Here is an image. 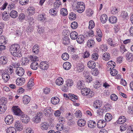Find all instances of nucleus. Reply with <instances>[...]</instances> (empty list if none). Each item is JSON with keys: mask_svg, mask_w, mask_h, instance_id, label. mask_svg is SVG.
I'll list each match as a JSON object with an SVG mask.
<instances>
[{"mask_svg": "<svg viewBox=\"0 0 133 133\" xmlns=\"http://www.w3.org/2000/svg\"><path fill=\"white\" fill-rule=\"evenodd\" d=\"M10 51L11 54L14 56L20 57L22 56L21 54V50L19 45L15 44L10 46Z\"/></svg>", "mask_w": 133, "mask_h": 133, "instance_id": "f257e3e1", "label": "nucleus"}, {"mask_svg": "<svg viewBox=\"0 0 133 133\" xmlns=\"http://www.w3.org/2000/svg\"><path fill=\"white\" fill-rule=\"evenodd\" d=\"M81 93L83 96L88 95V97L90 98L92 97L94 95V93L91 91L90 88H83L81 89Z\"/></svg>", "mask_w": 133, "mask_h": 133, "instance_id": "f03ea898", "label": "nucleus"}, {"mask_svg": "<svg viewBox=\"0 0 133 133\" xmlns=\"http://www.w3.org/2000/svg\"><path fill=\"white\" fill-rule=\"evenodd\" d=\"M11 109L14 114L16 115L21 116L24 113L18 106L15 105L12 107Z\"/></svg>", "mask_w": 133, "mask_h": 133, "instance_id": "7ed1b4c3", "label": "nucleus"}, {"mask_svg": "<svg viewBox=\"0 0 133 133\" xmlns=\"http://www.w3.org/2000/svg\"><path fill=\"white\" fill-rule=\"evenodd\" d=\"M75 7L78 9L77 11L79 13L82 12L85 9V5L84 3L82 2H78L75 4Z\"/></svg>", "mask_w": 133, "mask_h": 133, "instance_id": "20e7f679", "label": "nucleus"}, {"mask_svg": "<svg viewBox=\"0 0 133 133\" xmlns=\"http://www.w3.org/2000/svg\"><path fill=\"white\" fill-rule=\"evenodd\" d=\"M4 120L6 124L9 125L11 124L13 122L14 119L12 115H8L6 116Z\"/></svg>", "mask_w": 133, "mask_h": 133, "instance_id": "39448f33", "label": "nucleus"}, {"mask_svg": "<svg viewBox=\"0 0 133 133\" xmlns=\"http://www.w3.org/2000/svg\"><path fill=\"white\" fill-rule=\"evenodd\" d=\"M53 110L50 107H47L44 108L43 112L46 116L49 117L53 113Z\"/></svg>", "mask_w": 133, "mask_h": 133, "instance_id": "423d86ee", "label": "nucleus"}, {"mask_svg": "<svg viewBox=\"0 0 133 133\" xmlns=\"http://www.w3.org/2000/svg\"><path fill=\"white\" fill-rule=\"evenodd\" d=\"M23 115H21L20 117L21 119L22 122L24 123H28L30 121V118L27 115L24 114V113L23 114Z\"/></svg>", "mask_w": 133, "mask_h": 133, "instance_id": "0eeeda50", "label": "nucleus"}, {"mask_svg": "<svg viewBox=\"0 0 133 133\" xmlns=\"http://www.w3.org/2000/svg\"><path fill=\"white\" fill-rule=\"evenodd\" d=\"M46 61L41 62L39 66V68L43 70L47 69L49 68V66L46 63Z\"/></svg>", "mask_w": 133, "mask_h": 133, "instance_id": "6e6552de", "label": "nucleus"}, {"mask_svg": "<svg viewBox=\"0 0 133 133\" xmlns=\"http://www.w3.org/2000/svg\"><path fill=\"white\" fill-rule=\"evenodd\" d=\"M16 74L19 76H22L25 73L24 69L22 67L17 68L16 70Z\"/></svg>", "mask_w": 133, "mask_h": 133, "instance_id": "1a4fd4ad", "label": "nucleus"}, {"mask_svg": "<svg viewBox=\"0 0 133 133\" xmlns=\"http://www.w3.org/2000/svg\"><path fill=\"white\" fill-rule=\"evenodd\" d=\"M102 103L101 101L98 99H96L94 101L93 104V106L96 108H99L102 106Z\"/></svg>", "mask_w": 133, "mask_h": 133, "instance_id": "9d476101", "label": "nucleus"}, {"mask_svg": "<svg viewBox=\"0 0 133 133\" xmlns=\"http://www.w3.org/2000/svg\"><path fill=\"white\" fill-rule=\"evenodd\" d=\"M31 98L28 95H24L22 98V101L24 104H28L30 102Z\"/></svg>", "mask_w": 133, "mask_h": 133, "instance_id": "9b49d317", "label": "nucleus"}, {"mask_svg": "<svg viewBox=\"0 0 133 133\" xmlns=\"http://www.w3.org/2000/svg\"><path fill=\"white\" fill-rule=\"evenodd\" d=\"M106 123L104 120H100L97 123V127L99 128H103L105 126Z\"/></svg>", "mask_w": 133, "mask_h": 133, "instance_id": "f8f14e48", "label": "nucleus"}, {"mask_svg": "<svg viewBox=\"0 0 133 133\" xmlns=\"http://www.w3.org/2000/svg\"><path fill=\"white\" fill-rule=\"evenodd\" d=\"M126 120V118L124 116L119 117L118 119L116 121L117 123L119 124H122L125 123Z\"/></svg>", "mask_w": 133, "mask_h": 133, "instance_id": "ddd939ff", "label": "nucleus"}, {"mask_svg": "<svg viewBox=\"0 0 133 133\" xmlns=\"http://www.w3.org/2000/svg\"><path fill=\"white\" fill-rule=\"evenodd\" d=\"M76 39L77 42L81 44L83 43L85 38L83 35H80L78 36Z\"/></svg>", "mask_w": 133, "mask_h": 133, "instance_id": "4468645a", "label": "nucleus"}, {"mask_svg": "<svg viewBox=\"0 0 133 133\" xmlns=\"http://www.w3.org/2000/svg\"><path fill=\"white\" fill-rule=\"evenodd\" d=\"M7 106L5 104H0V114L4 113L6 110Z\"/></svg>", "mask_w": 133, "mask_h": 133, "instance_id": "2eb2a0df", "label": "nucleus"}, {"mask_svg": "<svg viewBox=\"0 0 133 133\" xmlns=\"http://www.w3.org/2000/svg\"><path fill=\"white\" fill-rule=\"evenodd\" d=\"M95 62L94 61H90L88 62L87 65L88 67L90 69H94L96 66Z\"/></svg>", "mask_w": 133, "mask_h": 133, "instance_id": "dca6fc26", "label": "nucleus"}, {"mask_svg": "<svg viewBox=\"0 0 133 133\" xmlns=\"http://www.w3.org/2000/svg\"><path fill=\"white\" fill-rule=\"evenodd\" d=\"M49 127L48 123L46 122H44L42 123L41 124L40 128L43 130H47Z\"/></svg>", "mask_w": 133, "mask_h": 133, "instance_id": "f3484780", "label": "nucleus"}, {"mask_svg": "<svg viewBox=\"0 0 133 133\" xmlns=\"http://www.w3.org/2000/svg\"><path fill=\"white\" fill-rule=\"evenodd\" d=\"M8 58L5 56H2L0 57V62L2 64L4 65L7 64L8 62Z\"/></svg>", "mask_w": 133, "mask_h": 133, "instance_id": "a211bd4d", "label": "nucleus"}, {"mask_svg": "<svg viewBox=\"0 0 133 133\" xmlns=\"http://www.w3.org/2000/svg\"><path fill=\"white\" fill-rule=\"evenodd\" d=\"M39 66L38 64L36 62H33L31 64L30 67L33 70H35L37 69Z\"/></svg>", "mask_w": 133, "mask_h": 133, "instance_id": "6ab92c4d", "label": "nucleus"}, {"mask_svg": "<svg viewBox=\"0 0 133 133\" xmlns=\"http://www.w3.org/2000/svg\"><path fill=\"white\" fill-rule=\"evenodd\" d=\"M11 18H17L18 16L17 11L15 10H12L9 14Z\"/></svg>", "mask_w": 133, "mask_h": 133, "instance_id": "aec40b11", "label": "nucleus"}, {"mask_svg": "<svg viewBox=\"0 0 133 133\" xmlns=\"http://www.w3.org/2000/svg\"><path fill=\"white\" fill-rule=\"evenodd\" d=\"M10 16V15H9L8 14L6 11H4L2 14V18L5 21H8L9 19Z\"/></svg>", "mask_w": 133, "mask_h": 133, "instance_id": "412c9836", "label": "nucleus"}, {"mask_svg": "<svg viewBox=\"0 0 133 133\" xmlns=\"http://www.w3.org/2000/svg\"><path fill=\"white\" fill-rule=\"evenodd\" d=\"M111 66L112 65H111L109 64L108 66V67H110V73L112 76H115L117 74L118 71L115 69H114V68H112L111 69Z\"/></svg>", "mask_w": 133, "mask_h": 133, "instance_id": "4be33fe9", "label": "nucleus"}, {"mask_svg": "<svg viewBox=\"0 0 133 133\" xmlns=\"http://www.w3.org/2000/svg\"><path fill=\"white\" fill-rule=\"evenodd\" d=\"M71 64L69 62H66L63 64V67L64 69L65 70H68L71 67Z\"/></svg>", "mask_w": 133, "mask_h": 133, "instance_id": "5701e85b", "label": "nucleus"}, {"mask_svg": "<svg viewBox=\"0 0 133 133\" xmlns=\"http://www.w3.org/2000/svg\"><path fill=\"white\" fill-rule=\"evenodd\" d=\"M39 46L37 44L34 45L32 48V51L35 53L37 54L39 52Z\"/></svg>", "mask_w": 133, "mask_h": 133, "instance_id": "b1692460", "label": "nucleus"}, {"mask_svg": "<svg viewBox=\"0 0 133 133\" xmlns=\"http://www.w3.org/2000/svg\"><path fill=\"white\" fill-rule=\"evenodd\" d=\"M70 39L67 36L64 37L63 39V43L65 45H68L69 44Z\"/></svg>", "mask_w": 133, "mask_h": 133, "instance_id": "393cba45", "label": "nucleus"}, {"mask_svg": "<svg viewBox=\"0 0 133 133\" xmlns=\"http://www.w3.org/2000/svg\"><path fill=\"white\" fill-rule=\"evenodd\" d=\"M108 17L107 15L103 14L100 17V20L101 22L103 23H105L108 20Z\"/></svg>", "mask_w": 133, "mask_h": 133, "instance_id": "a878e982", "label": "nucleus"}, {"mask_svg": "<svg viewBox=\"0 0 133 133\" xmlns=\"http://www.w3.org/2000/svg\"><path fill=\"white\" fill-rule=\"evenodd\" d=\"M7 133H16V129L13 127H10L8 128L6 130Z\"/></svg>", "mask_w": 133, "mask_h": 133, "instance_id": "bb28decb", "label": "nucleus"}, {"mask_svg": "<svg viewBox=\"0 0 133 133\" xmlns=\"http://www.w3.org/2000/svg\"><path fill=\"white\" fill-rule=\"evenodd\" d=\"M51 103L53 104H56L59 102V99L57 97H52L51 100Z\"/></svg>", "mask_w": 133, "mask_h": 133, "instance_id": "cd10ccee", "label": "nucleus"}, {"mask_svg": "<svg viewBox=\"0 0 133 133\" xmlns=\"http://www.w3.org/2000/svg\"><path fill=\"white\" fill-rule=\"evenodd\" d=\"M78 36L77 33L76 31L72 32L70 34V36L72 39H75L77 38Z\"/></svg>", "mask_w": 133, "mask_h": 133, "instance_id": "c85d7f7f", "label": "nucleus"}, {"mask_svg": "<svg viewBox=\"0 0 133 133\" xmlns=\"http://www.w3.org/2000/svg\"><path fill=\"white\" fill-rule=\"evenodd\" d=\"M88 127L91 128H94L96 125L95 122L93 121L90 120L88 122Z\"/></svg>", "mask_w": 133, "mask_h": 133, "instance_id": "c756f323", "label": "nucleus"}, {"mask_svg": "<svg viewBox=\"0 0 133 133\" xmlns=\"http://www.w3.org/2000/svg\"><path fill=\"white\" fill-rule=\"evenodd\" d=\"M68 95L69 99L74 102L75 101V99L77 100L78 99L77 96L74 94L69 93L68 94Z\"/></svg>", "mask_w": 133, "mask_h": 133, "instance_id": "7c9ffc66", "label": "nucleus"}, {"mask_svg": "<svg viewBox=\"0 0 133 133\" xmlns=\"http://www.w3.org/2000/svg\"><path fill=\"white\" fill-rule=\"evenodd\" d=\"M108 20L110 23L114 24L117 22V18L115 16H112L109 18Z\"/></svg>", "mask_w": 133, "mask_h": 133, "instance_id": "2f4dec72", "label": "nucleus"}, {"mask_svg": "<svg viewBox=\"0 0 133 133\" xmlns=\"http://www.w3.org/2000/svg\"><path fill=\"white\" fill-rule=\"evenodd\" d=\"M25 17V15L23 13H21L19 14L17 18V20L19 22H22L24 19Z\"/></svg>", "mask_w": 133, "mask_h": 133, "instance_id": "473e14b6", "label": "nucleus"}, {"mask_svg": "<svg viewBox=\"0 0 133 133\" xmlns=\"http://www.w3.org/2000/svg\"><path fill=\"white\" fill-rule=\"evenodd\" d=\"M105 112H107L109 111L110 109L112 108V107L111 104L109 103H107L105 105V106L103 107Z\"/></svg>", "mask_w": 133, "mask_h": 133, "instance_id": "72a5a7b5", "label": "nucleus"}, {"mask_svg": "<svg viewBox=\"0 0 133 133\" xmlns=\"http://www.w3.org/2000/svg\"><path fill=\"white\" fill-rule=\"evenodd\" d=\"M2 78L4 80V82H6L9 81V76H8L6 73L5 72L2 74Z\"/></svg>", "mask_w": 133, "mask_h": 133, "instance_id": "f704fd0d", "label": "nucleus"}, {"mask_svg": "<svg viewBox=\"0 0 133 133\" xmlns=\"http://www.w3.org/2000/svg\"><path fill=\"white\" fill-rule=\"evenodd\" d=\"M112 118V116L110 113H107L105 116V120L107 122H109L111 120Z\"/></svg>", "mask_w": 133, "mask_h": 133, "instance_id": "c9c22d12", "label": "nucleus"}, {"mask_svg": "<svg viewBox=\"0 0 133 133\" xmlns=\"http://www.w3.org/2000/svg\"><path fill=\"white\" fill-rule=\"evenodd\" d=\"M41 118L39 116V115H37L32 118L33 121L36 123L40 122L41 121Z\"/></svg>", "mask_w": 133, "mask_h": 133, "instance_id": "e433bc0d", "label": "nucleus"}, {"mask_svg": "<svg viewBox=\"0 0 133 133\" xmlns=\"http://www.w3.org/2000/svg\"><path fill=\"white\" fill-rule=\"evenodd\" d=\"M7 39L6 37L3 36H0V44H2L5 43V44L7 43Z\"/></svg>", "mask_w": 133, "mask_h": 133, "instance_id": "4c0bfd02", "label": "nucleus"}, {"mask_svg": "<svg viewBox=\"0 0 133 133\" xmlns=\"http://www.w3.org/2000/svg\"><path fill=\"white\" fill-rule=\"evenodd\" d=\"M86 123L85 121L83 119H81L78 120L77 122V124L78 126L82 127L84 126Z\"/></svg>", "mask_w": 133, "mask_h": 133, "instance_id": "58836bf2", "label": "nucleus"}, {"mask_svg": "<svg viewBox=\"0 0 133 133\" xmlns=\"http://www.w3.org/2000/svg\"><path fill=\"white\" fill-rule=\"evenodd\" d=\"M63 79L61 77H59L57 78L56 81L57 85H62L63 83Z\"/></svg>", "mask_w": 133, "mask_h": 133, "instance_id": "ea45409f", "label": "nucleus"}, {"mask_svg": "<svg viewBox=\"0 0 133 133\" xmlns=\"http://www.w3.org/2000/svg\"><path fill=\"white\" fill-rule=\"evenodd\" d=\"M95 42L92 39L88 40L87 43V46L89 47H92L94 45Z\"/></svg>", "mask_w": 133, "mask_h": 133, "instance_id": "a19ab883", "label": "nucleus"}, {"mask_svg": "<svg viewBox=\"0 0 133 133\" xmlns=\"http://www.w3.org/2000/svg\"><path fill=\"white\" fill-rule=\"evenodd\" d=\"M69 18L70 20H74L76 18V16L75 13L71 12L70 13L69 15Z\"/></svg>", "mask_w": 133, "mask_h": 133, "instance_id": "79ce46f5", "label": "nucleus"}, {"mask_svg": "<svg viewBox=\"0 0 133 133\" xmlns=\"http://www.w3.org/2000/svg\"><path fill=\"white\" fill-rule=\"evenodd\" d=\"M110 58V54L108 53H105L103 54L102 58L106 61L109 60Z\"/></svg>", "mask_w": 133, "mask_h": 133, "instance_id": "37998d69", "label": "nucleus"}, {"mask_svg": "<svg viewBox=\"0 0 133 133\" xmlns=\"http://www.w3.org/2000/svg\"><path fill=\"white\" fill-rule=\"evenodd\" d=\"M28 11L30 15H33L35 13V9L33 7L30 6L28 8Z\"/></svg>", "mask_w": 133, "mask_h": 133, "instance_id": "c03bdc74", "label": "nucleus"}, {"mask_svg": "<svg viewBox=\"0 0 133 133\" xmlns=\"http://www.w3.org/2000/svg\"><path fill=\"white\" fill-rule=\"evenodd\" d=\"M83 81H79L77 83V88L79 89H82L84 87V84L83 83Z\"/></svg>", "mask_w": 133, "mask_h": 133, "instance_id": "a18cd8bd", "label": "nucleus"}, {"mask_svg": "<svg viewBox=\"0 0 133 133\" xmlns=\"http://www.w3.org/2000/svg\"><path fill=\"white\" fill-rule=\"evenodd\" d=\"M69 55L67 52H65L63 53L62 56V59L64 61L68 60L69 58Z\"/></svg>", "mask_w": 133, "mask_h": 133, "instance_id": "49530a36", "label": "nucleus"}, {"mask_svg": "<svg viewBox=\"0 0 133 133\" xmlns=\"http://www.w3.org/2000/svg\"><path fill=\"white\" fill-rule=\"evenodd\" d=\"M45 14L44 13H42L39 15L38 19L42 22H43L45 20Z\"/></svg>", "mask_w": 133, "mask_h": 133, "instance_id": "de8ad7c7", "label": "nucleus"}, {"mask_svg": "<svg viewBox=\"0 0 133 133\" xmlns=\"http://www.w3.org/2000/svg\"><path fill=\"white\" fill-rule=\"evenodd\" d=\"M56 9L55 8L51 9L49 11V13L52 15L55 16L57 15V11H56Z\"/></svg>", "mask_w": 133, "mask_h": 133, "instance_id": "09e8293b", "label": "nucleus"}, {"mask_svg": "<svg viewBox=\"0 0 133 133\" xmlns=\"http://www.w3.org/2000/svg\"><path fill=\"white\" fill-rule=\"evenodd\" d=\"M13 71V69L12 67L10 65L6 70V72L7 73L8 75H9L12 73Z\"/></svg>", "mask_w": 133, "mask_h": 133, "instance_id": "8fccbe9b", "label": "nucleus"}, {"mask_svg": "<svg viewBox=\"0 0 133 133\" xmlns=\"http://www.w3.org/2000/svg\"><path fill=\"white\" fill-rule=\"evenodd\" d=\"M60 14L62 15L63 16H65L68 14V12L66 9L65 8H62L61 10Z\"/></svg>", "mask_w": 133, "mask_h": 133, "instance_id": "3c124183", "label": "nucleus"}, {"mask_svg": "<svg viewBox=\"0 0 133 133\" xmlns=\"http://www.w3.org/2000/svg\"><path fill=\"white\" fill-rule=\"evenodd\" d=\"M85 77L86 78L87 81L88 83L90 82L93 79L92 77L89 75H85Z\"/></svg>", "mask_w": 133, "mask_h": 133, "instance_id": "603ef678", "label": "nucleus"}, {"mask_svg": "<svg viewBox=\"0 0 133 133\" xmlns=\"http://www.w3.org/2000/svg\"><path fill=\"white\" fill-rule=\"evenodd\" d=\"M89 28L90 29H92L95 26V24L94 21L93 20H90L89 22Z\"/></svg>", "mask_w": 133, "mask_h": 133, "instance_id": "864d4df0", "label": "nucleus"}, {"mask_svg": "<svg viewBox=\"0 0 133 133\" xmlns=\"http://www.w3.org/2000/svg\"><path fill=\"white\" fill-rule=\"evenodd\" d=\"M127 127V124H125L122 125L120 127V129L121 131H122L125 130Z\"/></svg>", "mask_w": 133, "mask_h": 133, "instance_id": "5fc2aeb1", "label": "nucleus"}, {"mask_svg": "<svg viewBox=\"0 0 133 133\" xmlns=\"http://www.w3.org/2000/svg\"><path fill=\"white\" fill-rule=\"evenodd\" d=\"M121 16L123 18H126L128 16V13L124 11H122L121 13Z\"/></svg>", "mask_w": 133, "mask_h": 133, "instance_id": "6e6d98bb", "label": "nucleus"}, {"mask_svg": "<svg viewBox=\"0 0 133 133\" xmlns=\"http://www.w3.org/2000/svg\"><path fill=\"white\" fill-rule=\"evenodd\" d=\"M98 57V54L95 53L92 55L91 58L92 60L95 61L97 59Z\"/></svg>", "mask_w": 133, "mask_h": 133, "instance_id": "4d7b16f0", "label": "nucleus"}, {"mask_svg": "<svg viewBox=\"0 0 133 133\" xmlns=\"http://www.w3.org/2000/svg\"><path fill=\"white\" fill-rule=\"evenodd\" d=\"M110 98L111 100L114 101H116L118 99L117 96L114 94H112L110 96Z\"/></svg>", "mask_w": 133, "mask_h": 133, "instance_id": "13d9d810", "label": "nucleus"}, {"mask_svg": "<svg viewBox=\"0 0 133 133\" xmlns=\"http://www.w3.org/2000/svg\"><path fill=\"white\" fill-rule=\"evenodd\" d=\"M5 24L3 22L0 23V35L2 34L3 33V29L4 28Z\"/></svg>", "mask_w": 133, "mask_h": 133, "instance_id": "bf43d9fd", "label": "nucleus"}, {"mask_svg": "<svg viewBox=\"0 0 133 133\" xmlns=\"http://www.w3.org/2000/svg\"><path fill=\"white\" fill-rule=\"evenodd\" d=\"M66 86L68 87L71 86L73 84L72 80L70 79H69L66 81Z\"/></svg>", "mask_w": 133, "mask_h": 133, "instance_id": "052dcab7", "label": "nucleus"}, {"mask_svg": "<svg viewBox=\"0 0 133 133\" xmlns=\"http://www.w3.org/2000/svg\"><path fill=\"white\" fill-rule=\"evenodd\" d=\"M94 34V31L92 30H90L88 31H87L85 35L87 37L92 36Z\"/></svg>", "mask_w": 133, "mask_h": 133, "instance_id": "680f3d73", "label": "nucleus"}, {"mask_svg": "<svg viewBox=\"0 0 133 133\" xmlns=\"http://www.w3.org/2000/svg\"><path fill=\"white\" fill-rule=\"evenodd\" d=\"M78 26V24L77 22H74L71 24V27L73 29L76 28Z\"/></svg>", "mask_w": 133, "mask_h": 133, "instance_id": "e2e57ef3", "label": "nucleus"}, {"mask_svg": "<svg viewBox=\"0 0 133 133\" xmlns=\"http://www.w3.org/2000/svg\"><path fill=\"white\" fill-rule=\"evenodd\" d=\"M29 0H19V3L22 5H24L28 4Z\"/></svg>", "mask_w": 133, "mask_h": 133, "instance_id": "0e129e2a", "label": "nucleus"}, {"mask_svg": "<svg viewBox=\"0 0 133 133\" xmlns=\"http://www.w3.org/2000/svg\"><path fill=\"white\" fill-rule=\"evenodd\" d=\"M75 114L76 116L77 117H81L82 116V112L79 110H78L76 111L75 113Z\"/></svg>", "mask_w": 133, "mask_h": 133, "instance_id": "69168bd1", "label": "nucleus"}, {"mask_svg": "<svg viewBox=\"0 0 133 133\" xmlns=\"http://www.w3.org/2000/svg\"><path fill=\"white\" fill-rule=\"evenodd\" d=\"M96 31L98 36L99 37H102V34L100 29L99 28H97Z\"/></svg>", "mask_w": 133, "mask_h": 133, "instance_id": "338daca9", "label": "nucleus"}, {"mask_svg": "<svg viewBox=\"0 0 133 133\" xmlns=\"http://www.w3.org/2000/svg\"><path fill=\"white\" fill-rule=\"evenodd\" d=\"M128 112L129 114L131 113L133 115V107L129 106L128 107Z\"/></svg>", "mask_w": 133, "mask_h": 133, "instance_id": "774afa93", "label": "nucleus"}]
</instances>
